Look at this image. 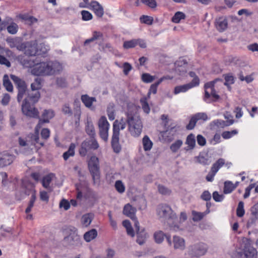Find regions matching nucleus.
Instances as JSON below:
<instances>
[{"label":"nucleus","mask_w":258,"mask_h":258,"mask_svg":"<svg viewBox=\"0 0 258 258\" xmlns=\"http://www.w3.org/2000/svg\"><path fill=\"white\" fill-rule=\"evenodd\" d=\"M23 65L31 69L32 75L37 76H48L59 73L62 70L61 63L57 61L39 62L37 59H24Z\"/></svg>","instance_id":"f257e3e1"},{"label":"nucleus","mask_w":258,"mask_h":258,"mask_svg":"<svg viewBox=\"0 0 258 258\" xmlns=\"http://www.w3.org/2000/svg\"><path fill=\"white\" fill-rule=\"evenodd\" d=\"M158 218L162 222L167 223L170 229L174 231H178L182 229L178 224H175L177 217L171 208L167 204H160L156 210Z\"/></svg>","instance_id":"f03ea898"},{"label":"nucleus","mask_w":258,"mask_h":258,"mask_svg":"<svg viewBox=\"0 0 258 258\" xmlns=\"http://www.w3.org/2000/svg\"><path fill=\"white\" fill-rule=\"evenodd\" d=\"M128 130L134 137H139L142 131L143 125L139 115L135 113L127 112L126 113Z\"/></svg>","instance_id":"7ed1b4c3"},{"label":"nucleus","mask_w":258,"mask_h":258,"mask_svg":"<svg viewBox=\"0 0 258 258\" xmlns=\"http://www.w3.org/2000/svg\"><path fill=\"white\" fill-rule=\"evenodd\" d=\"M257 252L249 242H243L232 253L233 258H257Z\"/></svg>","instance_id":"20e7f679"},{"label":"nucleus","mask_w":258,"mask_h":258,"mask_svg":"<svg viewBox=\"0 0 258 258\" xmlns=\"http://www.w3.org/2000/svg\"><path fill=\"white\" fill-rule=\"evenodd\" d=\"M88 168L92 176L94 182H97L100 178V167L99 159L96 156H92L88 161Z\"/></svg>","instance_id":"39448f33"},{"label":"nucleus","mask_w":258,"mask_h":258,"mask_svg":"<svg viewBox=\"0 0 258 258\" xmlns=\"http://www.w3.org/2000/svg\"><path fill=\"white\" fill-rule=\"evenodd\" d=\"M207 246L203 242H198L188 247V254L192 257H199L204 255L207 251Z\"/></svg>","instance_id":"423d86ee"},{"label":"nucleus","mask_w":258,"mask_h":258,"mask_svg":"<svg viewBox=\"0 0 258 258\" xmlns=\"http://www.w3.org/2000/svg\"><path fill=\"white\" fill-rule=\"evenodd\" d=\"M219 82L221 83H223V81L221 79H216L213 81L207 83L205 85V100L207 102V99H208L211 96L214 99V101H216L219 98V96L216 93V90L214 88L215 84Z\"/></svg>","instance_id":"0eeeda50"},{"label":"nucleus","mask_w":258,"mask_h":258,"mask_svg":"<svg viewBox=\"0 0 258 258\" xmlns=\"http://www.w3.org/2000/svg\"><path fill=\"white\" fill-rule=\"evenodd\" d=\"M22 113L31 118H39V111L33 105H31L28 98H25L21 106Z\"/></svg>","instance_id":"6e6552de"},{"label":"nucleus","mask_w":258,"mask_h":258,"mask_svg":"<svg viewBox=\"0 0 258 258\" xmlns=\"http://www.w3.org/2000/svg\"><path fill=\"white\" fill-rule=\"evenodd\" d=\"M11 78L15 83L18 90L17 100L20 102L23 97L28 95L27 93V87L26 83L20 78L14 75H11Z\"/></svg>","instance_id":"1a4fd4ad"},{"label":"nucleus","mask_w":258,"mask_h":258,"mask_svg":"<svg viewBox=\"0 0 258 258\" xmlns=\"http://www.w3.org/2000/svg\"><path fill=\"white\" fill-rule=\"evenodd\" d=\"M99 147V144L94 138L86 139L81 144L79 153L81 156H85L89 150H96Z\"/></svg>","instance_id":"9d476101"},{"label":"nucleus","mask_w":258,"mask_h":258,"mask_svg":"<svg viewBox=\"0 0 258 258\" xmlns=\"http://www.w3.org/2000/svg\"><path fill=\"white\" fill-rule=\"evenodd\" d=\"M98 125L100 138L105 142H107L108 139L110 124L105 116H102L100 117L98 120Z\"/></svg>","instance_id":"9b49d317"},{"label":"nucleus","mask_w":258,"mask_h":258,"mask_svg":"<svg viewBox=\"0 0 258 258\" xmlns=\"http://www.w3.org/2000/svg\"><path fill=\"white\" fill-rule=\"evenodd\" d=\"M225 160L223 158L219 159L214 163L211 168L210 172L206 176V180L208 181L212 182L214 180V177L219 170L225 164Z\"/></svg>","instance_id":"f8f14e48"},{"label":"nucleus","mask_w":258,"mask_h":258,"mask_svg":"<svg viewBox=\"0 0 258 258\" xmlns=\"http://www.w3.org/2000/svg\"><path fill=\"white\" fill-rule=\"evenodd\" d=\"M24 51L25 54L29 56H34L38 52L37 42L36 40L24 42Z\"/></svg>","instance_id":"ddd939ff"},{"label":"nucleus","mask_w":258,"mask_h":258,"mask_svg":"<svg viewBox=\"0 0 258 258\" xmlns=\"http://www.w3.org/2000/svg\"><path fill=\"white\" fill-rule=\"evenodd\" d=\"M198 86H199L198 80L196 79L188 84L176 86L174 89V94L176 95L180 93L185 92L189 89Z\"/></svg>","instance_id":"4468645a"},{"label":"nucleus","mask_w":258,"mask_h":258,"mask_svg":"<svg viewBox=\"0 0 258 258\" xmlns=\"http://www.w3.org/2000/svg\"><path fill=\"white\" fill-rule=\"evenodd\" d=\"M134 225L137 231V242L140 245H142L145 242L148 237L147 234L144 229H142L141 231L140 230V224L137 220H136Z\"/></svg>","instance_id":"2eb2a0df"},{"label":"nucleus","mask_w":258,"mask_h":258,"mask_svg":"<svg viewBox=\"0 0 258 258\" xmlns=\"http://www.w3.org/2000/svg\"><path fill=\"white\" fill-rule=\"evenodd\" d=\"M7 42L11 48H16L19 51H24V42L21 38H9L7 39Z\"/></svg>","instance_id":"dca6fc26"},{"label":"nucleus","mask_w":258,"mask_h":258,"mask_svg":"<svg viewBox=\"0 0 258 258\" xmlns=\"http://www.w3.org/2000/svg\"><path fill=\"white\" fill-rule=\"evenodd\" d=\"M15 157L7 151L0 153V166H6L10 165L14 161Z\"/></svg>","instance_id":"f3484780"},{"label":"nucleus","mask_w":258,"mask_h":258,"mask_svg":"<svg viewBox=\"0 0 258 258\" xmlns=\"http://www.w3.org/2000/svg\"><path fill=\"white\" fill-rule=\"evenodd\" d=\"M258 219V204L254 205L251 209V214L247 222L246 226L250 227L255 225Z\"/></svg>","instance_id":"a211bd4d"},{"label":"nucleus","mask_w":258,"mask_h":258,"mask_svg":"<svg viewBox=\"0 0 258 258\" xmlns=\"http://www.w3.org/2000/svg\"><path fill=\"white\" fill-rule=\"evenodd\" d=\"M54 115V112L51 110H45L42 115V119H39V122L36 126V130L40 128L43 123H48L49 119L52 118Z\"/></svg>","instance_id":"6ab92c4d"},{"label":"nucleus","mask_w":258,"mask_h":258,"mask_svg":"<svg viewBox=\"0 0 258 258\" xmlns=\"http://www.w3.org/2000/svg\"><path fill=\"white\" fill-rule=\"evenodd\" d=\"M215 26L218 31L220 32L224 31L228 26L227 19L224 17L216 18L215 22Z\"/></svg>","instance_id":"aec40b11"},{"label":"nucleus","mask_w":258,"mask_h":258,"mask_svg":"<svg viewBox=\"0 0 258 258\" xmlns=\"http://www.w3.org/2000/svg\"><path fill=\"white\" fill-rule=\"evenodd\" d=\"M89 9L92 10L95 15L101 18L104 15V10L102 6L97 1H93L91 2Z\"/></svg>","instance_id":"412c9836"},{"label":"nucleus","mask_w":258,"mask_h":258,"mask_svg":"<svg viewBox=\"0 0 258 258\" xmlns=\"http://www.w3.org/2000/svg\"><path fill=\"white\" fill-rule=\"evenodd\" d=\"M175 70L179 75H183L186 72L187 62L183 58H180L175 63Z\"/></svg>","instance_id":"4be33fe9"},{"label":"nucleus","mask_w":258,"mask_h":258,"mask_svg":"<svg viewBox=\"0 0 258 258\" xmlns=\"http://www.w3.org/2000/svg\"><path fill=\"white\" fill-rule=\"evenodd\" d=\"M195 162L203 165H209L211 163V160L207 154L205 153H200L197 156L194 157Z\"/></svg>","instance_id":"5701e85b"},{"label":"nucleus","mask_w":258,"mask_h":258,"mask_svg":"<svg viewBox=\"0 0 258 258\" xmlns=\"http://www.w3.org/2000/svg\"><path fill=\"white\" fill-rule=\"evenodd\" d=\"M172 243L173 247L175 249H179L183 250L185 248V243L184 239L178 236H174L173 237Z\"/></svg>","instance_id":"b1692460"},{"label":"nucleus","mask_w":258,"mask_h":258,"mask_svg":"<svg viewBox=\"0 0 258 258\" xmlns=\"http://www.w3.org/2000/svg\"><path fill=\"white\" fill-rule=\"evenodd\" d=\"M85 131L90 138H94L96 136V132L90 117H88L85 123Z\"/></svg>","instance_id":"393cba45"},{"label":"nucleus","mask_w":258,"mask_h":258,"mask_svg":"<svg viewBox=\"0 0 258 258\" xmlns=\"http://www.w3.org/2000/svg\"><path fill=\"white\" fill-rule=\"evenodd\" d=\"M136 211L135 208L132 207L130 204H127L124 207L123 213L131 219H135V220H137L135 217Z\"/></svg>","instance_id":"a878e982"},{"label":"nucleus","mask_w":258,"mask_h":258,"mask_svg":"<svg viewBox=\"0 0 258 258\" xmlns=\"http://www.w3.org/2000/svg\"><path fill=\"white\" fill-rule=\"evenodd\" d=\"M165 237H166L169 245H171L172 241L170 238L166 236L162 231H158L154 233V239L156 242L157 243H162Z\"/></svg>","instance_id":"bb28decb"},{"label":"nucleus","mask_w":258,"mask_h":258,"mask_svg":"<svg viewBox=\"0 0 258 258\" xmlns=\"http://www.w3.org/2000/svg\"><path fill=\"white\" fill-rule=\"evenodd\" d=\"M119 140V136L113 134L111 138V146L114 152L116 153H119L121 149Z\"/></svg>","instance_id":"cd10ccee"},{"label":"nucleus","mask_w":258,"mask_h":258,"mask_svg":"<svg viewBox=\"0 0 258 258\" xmlns=\"http://www.w3.org/2000/svg\"><path fill=\"white\" fill-rule=\"evenodd\" d=\"M234 120L232 119L227 120L226 121L221 119H216L213 120L211 123V125L216 126L218 127L223 128L225 126H229L232 124Z\"/></svg>","instance_id":"c85d7f7f"},{"label":"nucleus","mask_w":258,"mask_h":258,"mask_svg":"<svg viewBox=\"0 0 258 258\" xmlns=\"http://www.w3.org/2000/svg\"><path fill=\"white\" fill-rule=\"evenodd\" d=\"M103 35L101 32L94 31L93 33L92 36L90 38L85 40L84 42V45H87L88 44L96 40L100 41V42L103 41Z\"/></svg>","instance_id":"c756f323"},{"label":"nucleus","mask_w":258,"mask_h":258,"mask_svg":"<svg viewBox=\"0 0 258 258\" xmlns=\"http://www.w3.org/2000/svg\"><path fill=\"white\" fill-rule=\"evenodd\" d=\"M81 100L86 107L91 108L93 102L96 101V99L95 97H90L88 95L85 94L82 95Z\"/></svg>","instance_id":"7c9ffc66"},{"label":"nucleus","mask_w":258,"mask_h":258,"mask_svg":"<svg viewBox=\"0 0 258 258\" xmlns=\"http://www.w3.org/2000/svg\"><path fill=\"white\" fill-rule=\"evenodd\" d=\"M75 144L74 143H71L68 151L63 153L62 157L65 161H67L70 157H74L75 156Z\"/></svg>","instance_id":"2f4dec72"},{"label":"nucleus","mask_w":258,"mask_h":258,"mask_svg":"<svg viewBox=\"0 0 258 258\" xmlns=\"http://www.w3.org/2000/svg\"><path fill=\"white\" fill-rule=\"evenodd\" d=\"M40 97V94L38 91H32L31 92L28 94L25 98L28 99V102L31 101L33 104H34L38 102Z\"/></svg>","instance_id":"473e14b6"},{"label":"nucleus","mask_w":258,"mask_h":258,"mask_svg":"<svg viewBox=\"0 0 258 258\" xmlns=\"http://www.w3.org/2000/svg\"><path fill=\"white\" fill-rule=\"evenodd\" d=\"M185 144L188 145L185 148L186 150H192L195 148L196 140L195 136L193 134H191L187 137Z\"/></svg>","instance_id":"72a5a7b5"},{"label":"nucleus","mask_w":258,"mask_h":258,"mask_svg":"<svg viewBox=\"0 0 258 258\" xmlns=\"http://www.w3.org/2000/svg\"><path fill=\"white\" fill-rule=\"evenodd\" d=\"M126 124L119 123L118 120H116L113 124V134L119 136L120 130H124L126 127Z\"/></svg>","instance_id":"f704fd0d"},{"label":"nucleus","mask_w":258,"mask_h":258,"mask_svg":"<svg viewBox=\"0 0 258 258\" xmlns=\"http://www.w3.org/2000/svg\"><path fill=\"white\" fill-rule=\"evenodd\" d=\"M97 236V230L95 229L90 230V231L86 232L84 235V238L87 242H90Z\"/></svg>","instance_id":"c9c22d12"},{"label":"nucleus","mask_w":258,"mask_h":258,"mask_svg":"<svg viewBox=\"0 0 258 258\" xmlns=\"http://www.w3.org/2000/svg\"><path fill=\"white\" fill-rule=\"evenodd\" d=\"M209 211H207L206 212H197L195 210L192 211L191 215L192 216V219L194 222H198L201 220L204 216L209 213Z\"/></svg>","instance_id":"e433bc0d"},{"label":"nucleus","mask_w":258,"mask_h":258,"mask_svg":"<svg viewBox=\"0 0 258 258\" xmlns=\"http://www.w3.org/2000/svg\"><path fill=\"white\" fill-rule=\"evenodd\" d=\"M143 148L145 151H150L153 146V143L148 136H145L142 140Z\"/></svg>","instance_id":"4c0bfd02"},{"label":"nucleus","mask_w":258,"mask_h":258,"mask_svg":"<svg viewBox=\"0 0 258 258\" xmlns=\"http://www.w3.org/2000/svg\"><path fill=\"white\" fill-rule=\"evenodd\" d=\"M3 85L8 92H12L13 91V86L11 82L8 75H5L3 77Z\"/></svg>","instance_id":"58836bf2"},{"label":"nucleus","mask_w":258,"mask_h":258,"mask_svg":"<svg viewBox=\"0 0 258 258\" xmlns=\"http://www.w3.org/2000/svg\"><path fill=\"white\" fill-rule=\"evenodd\" d=\"M93 218V215L89 213L84 215L81 219V222L85 227L88 226L91 223Z\"/></svg>","instance_id":"ea45409f"},{"label":"nucleus","mask_w":258,"mask_h":258,"mask_svg":"<svg viewBox=\"0 0 258 258\" xmlns=\"http://www.w3.org/2000/svg\"><path fill=\"white\" fill-rule=\"evenodd\" d=\"M163 81V79H159L156 82L152 84L150 87L148 96L149 97L151 93L155 94L157 93L158 86Z\"/></svg>","instance_id":"a19ab883"},{"label":"nucleus","mask_w":258,"mask_h":258,"mask_svg":"<svg viewBox=\"0 0 258 258\" xmlns=\"http://www.w3.org/2000/svg\"><path fill=\"white\" fill-rule=\"evenodd\" d=\"M235 186L233 183L229 181H225L224 183V192L226 194L231 193L235 188Z\"/></svg>","instance_id":"79ce46f5"},{"label":"nucleus","mask_w":258,"mask_h":258,"mask_svg":"<svg viewBox=\"0 0 258 258\" xmlns=\"http://www.w3.org/2000/svg\"><path fill=\"white\" fill-rule=\"evenodd\" d=\"M53 176L54 175L53 174H49L43 178L42 184L44 187L46 188H48L49 187V184L51 182Z\"/></svg>","instance_id":"37998d69"},{"label":"nucleus","mask_w":258,"mask_h":258,"mask_svg":"<svg viewBox=\"0 0 258 258\" xmlns=\"http://www.w3.org/2000/svg\"><path fill=\"white\" fill-rule=\"evenodd\" d=\"M182 144V140H177L171 145L170 149L173 153H176L180 148Z\"/></svg>","instance_id":"c03bdc74"},{"label":"nucleus","mask_w":258,"mask_h":258,"mask_svg":"<svg viewBox=\"0 0 258 258\" xmlns=\"http://www.w3.org/2000/svg\"><path fill=\"white\" fill-rule=\"evenodd\" d=\"M40 128H38V130L36 131V133L35 134H33L31 136V143H30L31 145H36V144H39L40 146H42L43 145V143L39 142V138L38 136V132Z\"/></svg>","instance_id":"a18cd8bd"},{"label":"nucleus","mask_w":258,"mask_h":258,"mask_svg":"<svg viewBox=\"0 0 258 258\" xmlns=\"http://www.w3.org/2000/svg\"><path fill=\"white\" fill-rule=\"evenodd\" d=\"M225 82L223 83V84L227 86L229 90H230L231 88L230 85L233 84L234 83V77L231 75H225ZM222 84H223V83Z\"/></svg>","instance_id":"49530a36"},{"label":"nucleus","mask_w":258,"mask_h":258,"mask_svg":"<svg viewBox=\"0 0 258 258\" xmlns=\"http://www.w3.org/2000/svg\"><path fill=\"white\" fill-rule=\"evenodd\" d=\"M114 186L116 190L119 194H122L124 192L125 187L122 181L120 180L116 181Z\"/></svg>","instance_id":"de8ad7c7"},{"label":"nucleus","mask_w":258,"mask_h":258,"mask_svg":"<svg viewBox=\"0 0 258 258\" xmlns=\"http://www.w3.org/2000/svg\"><path fill=\"white\" fill-rule=\"evenodd\" d=\"M185 18V14L181 12H176L174 16L172 18V21L173 22L175 23H178L180 22V21L182 19H184Z\"/></svg>","instance_id":"09e8293b"},{"label":"nucleus","mask_w":258,"mask_h":258,"mask_svg":"<svg viewBox=\"0 0 258 258\" xmlns=\"http://www.w3.org/2000/svg\"><path fill=\"white\" fill-rule=\"evenodd\" d=\"M38 52L37 54H45L49 50V46L45 43H40L38 46Z\"/></svg>","instance_id":"8fccbe9b"},{"label":"nucleus","mask_w":258,"mask_h":258,"mask_svg":"<svg viewBox=\"0 0 258 258\" xmlns=\"http://www.w3.org/2000/svg\"><path fill=\"white\" fill-rule=\"evenodd\" d=\"M245 214L244 209V203L242 201L239 202L237 209L236 215L238 217H242Z\"/></svg>","instance_id":"3c124183"},{"label":"nucleus","mask_w":258,"mask_h":258,"mask_svg":"<svg viewBox=\"0 0 258 258\" xmlns=\"http://www.w3.org/2000/svg\"><path fill=\"white\" fill-rule=\"evenodd\" d=\"M155 76H151L148 73H144L142 75V80L146 83H151L155 79Z\"/></svg>","instance_id":"603ef678"},{"label":"nucleus","mask_w":258,"mask_h":258,"mask_svg":"<svg viewBox=\"0 0 258 258\" xmlns=\"http://www.w3.org/2000/svg\"><path fill=\"white\" fill-rule=\"evenodd\" d=\"M8 32L11 34H15L18 32V26L17 24L14 22L11 23L7 28Z\"/></svg>","instance_id":"864d4df0"},{"label":"nucleus","mask_w":258,"mask_h":258,"mask_svg":"<svg viewBox=\"0 0 258 258\" xmlns=\"http://www.w3.org/2000/svg\"><path fill=\"white\" fill-rule=\"evenodd\" d=\"M102 42V41H100L98 43V45L99 46V49L100 51L106 52L107 51H111L112 50V46L110 43L103 44Z\"/></svg>","instance_id":"5fc2aeb1"},{"label":"nucleus","mask_w":258,"mask_h":258,"mask_svg":"<svg viewBox=\"0 0 258 258\" xmlns=\"http://www.w3.org/2000/svg\"><path fill=\"white\" fill-rule=\"evenodd\" d=\"M140 102L144 112L147 113H149L150 111V108L147 102V98L145 97L141 98L140 100Z\"/></svg>","instance_id":"6e6d98bb"},{"label":"nucleus","mask_w":258,"mask_h":258,"mask_svg":"<svg viewBox=\"0 0 258 258\" xmlns=\"http://www.w3.org/2000/svg\"><path fill=\"white\" fill-rule=\"evenodd\" d=\"M36 200V196L35 193H33L31 197V199L29 201L28 207L26 208L25 210V212L28 214L29 213L32 208V207L34 206V204L35 203V201Z\"/></svg>","instance_id":"4d7b16f0"},{"label":"nucleus","mask_w":258,"mask_h":258,"mask_svg":"<svg viewBox=\"0 0 258 258\" xmlns=\"http://www.w3.org/2000/svg\"><path fill=\"white\" fill-rule=\"evenodd\" d=\"M136 46V39L125 41L123 43V47L125 49L134 48Z\"/></svg>","instance_id":"13d9d810"},{"label":"nucleus","mask_w":258,"mask_h":258,"mask_svg":"<svg viewBox=\"0 0 258 258\" xmlns=\"http://www.w3.org/2000/svg\"><path fill=\"white\" fill-rule=\"evenodd\" d=\"M237 133L238 132L236 130H234L232 131H225L222 133V136L224 139H228L236 135Z\"/></svg>","instance_id":"bf43d9fd"},{"label":"nucleus","mask_w":258,"mask_h":258,"mask_svg":"<svg viewBox=\"0 0 258 258\" xmlns=\"http://www.w3.org/2000/svg\"><path fill=\"white\" fill-rule=\"evenodd\" d=\"M82 19L84 21H87L92 19L93 16L89 11L83 10L81 12Z\"/></svg>","instance_id":"052dcab7"},{"label":"nucleus","mask_w":258,"mask_h":258,"mask_svg":"<svg viewBox=\"0 0 258 258\" xmlns=\"http://www.w3.org/2000/svg\"><path fill=\"white\" fill-rule=\"evenodd\" d=\"M175 132V130L174 127L171 128L170 130H166L163 134V137L165 138L168 141H171L173 138V137H170L169 135L172 133Z\"/></svg>","instance_id":"680f3d73"},{"label":"nucleus","mask_w":258,"mask_h":258,"mask_svg":"<svg viewBox=\"0 0 258 258\" xmlns=\"http://www.w3.org/2000/svg\"><path fill=\"white\" fill-rule=\"evenodd\" d=\"M158 189L159 192L162 195H169L171 192V190L170 189L162 185H159Z\"/></svg>","instance_id":"e2e57ef3"},{"label":"nucleus","mask_w":258,"mask_h":258,"mask_svg":"<svg viewBox=\"0 0 258 258\" xmlns=\"http://www.w3.org/2000/svg\"><path fill=\"white\" fill-rule=\"evenodd\" d=\"M194 116L195 117L197 121L199 120H203L204 121H206L209 119L207 114L204 112L197 113L194 115Z\"/></svg>","instance_id":"0e129e2a"},{"label":"nucleus","mask_w":258,"mask_h":258,"mask_svg":"<svg viewBox=\"0 0 258 258\" xmlns=\"http://www.w3.org/2000/svg\"><path fill=\"white\" fill-rule=\"evenodd\" d=\"M141 2L151 8H155L157 6L156 0H141Z\"/></svg>","instance_id":"69168bd1"},{"label":"nucleus","mask_w":258,"mask_h":258,"mask_svg":"<svg viewBox=\"0 0 258 258\" xmlns=\"http://www.w3.org/2000/svg\"><path fill=\"white\" fill-rule=\"evenodd\" d=\"M140 20L142 23L148 25H151L152 24L153 20V18L150 16L144 15L140 18Z\"/></svg>","instance_id":"338daca9"},{"label":"nucleus","mask_w":258,"mask_h":258,"mask_svg":"<svg viewBox=\"0 0 258 258\" xmlns=\"http://www.w3.org/2000/svg\"><path fill=\"white\" fill-rule=\"evenodd\" d=\"M197 121H198L197 120L194 115L192 116L190 118L188 124L186 125V128L190 130L193 129L195 127Z\"/></svg>","instance_id":"774afa93"}]
</instances>
